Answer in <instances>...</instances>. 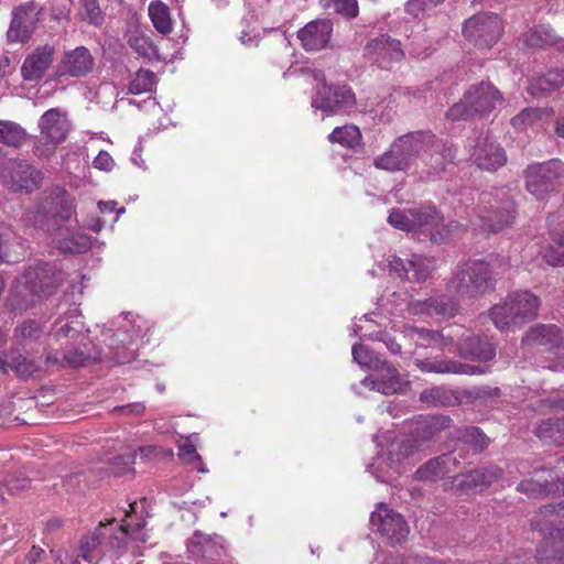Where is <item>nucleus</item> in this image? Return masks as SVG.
<instances>
[{
  "label": "nucleus",
  "instance_id": "1",
  "mask_svg": "<svg viewBox=\"0 0 564 564\" xmlns=\"http://www.w3.org/2000/svg\"><path fill=\"white\" fill-rule=\"evenodd\" d=\"M65 281L55 264L39 263L29 268L10 291L7 305L12 312H24L53 295Z\"/></svg>",
  "mask_w": 564,
  "mask_h": 564
},
{
  "label": "nucleus",
  "instance_id": "2",
  "mask_svg": "<svg viewBox=\"0 0 564 564\" xmlns=\"http://www.w3.org/2000/svg\"><path fill=\"white\" fill-rule=\"evenodd\" d=\"M301 75L317 83L312 106L327 115H349L356 109L357 98L349 85H327L323 70L314 68H290L283 76Z\"/></svg>",
  "mask_w": 564,
  "mask_h": 564
},
{
  "label": "nucleus",
  "instance_id": "3",
  "mask_svg": "<svg viewBox=\"0 0 564 564\" xmlns=\"http://www.w3.org/2000/svg\"><path fill=\"white\" fill-rule=\"evenodd\" d=\"M496 278L484 260L459 262L447 282V291L457 299L475 300L495 290Z\"/></svg>",
  "mask_w": 564,
  "mask_h": 564
},
{
  "label": "nucleus",
  "instance_id": "4",
  "mask_svg": "<svg viewBox=\"0 0 564 564\" xmlns=\"http://www.w3.org/2000/svg\"><path fill=\"white\" fill-rule=\"evenodd\" d=\"M433 142L430 130H420L398 137L390 148L377 156L373 165L388 172H406L426 147Z\"/></svg>",
  "mask_w": 564,
  "mask_h": 564
},
{
  "label": "nucleus",
  "instance_id": "5",
  "mask_svg": "<svg viewBox=\"0 0 564 564\" xmlns=\"http://www.w3.org/2000/svg\"><path fill=\"white\" fill-rule=\"evenodd\" d=\"M352 358L361 367L371 369L375 376L365 378L361 384L370 390L390 395L398 393L402 389V381L398 369L380 358L375 351L361 344L352 346Z\"/></svg>",
  "mask_w": 564,
  "mask_h": 564
},
{
  "label": "nucleus",
  "instance_id": "6",
  "mask_svg": "<svg viewBox=\"0 0 564 564\" xmlns=\"http://www.w3.org/2000/svg\"><path fill=\"white\" fill-rule=\"evenodd\" d=\"M549 517H564V501L543 506L531 520L533 530L551 538L536 549V560L540 563L564 562V528H555Z\"/></svg>",
  "mask_w": 564,
  "mask_h": 564
},
{
  "label": "nucleus",
  "instance_id": "7",
  "mask_svg": "<svg viewBox=\"0 0 564 564\" xmlns=\"http://www.w3.org/2000/svg\"><path fill=\"white\" fill-rule=\"evenodd\" d=\"M503 100L502 94L490 82L471 85L463 98L446 112L453 121L468 120L475 116H486L494 111Z\"/></svg>",
  "mask_w": 564,
  "mask_h": 564
},
{
  "label": "nucleus",
  "instance_id": "8",
  "mask_svg": "<svg viewBox=\"0 0 564 564\" xmlns=\"http://www.w3.org/2000/svg\"><path fill=\"white\" fill-rule=\"evenodd\" d=\"M479 218L484 229L498 232L509 226L514 218V203L506 188L482 192L479 197Z\"/></svg>",
  "mask_w": 564,
  "mask_h": 564
},
{
  "label": "nucleus",
  "instance_id": "9",
  "mask_svg": "<svg viewBox=\"0 0 564 564\" xmlns=\"http://www.w3.org/2000/svg\"><path fill=\"white\" fill-rule=\"evenodd\" d=\"M412 232L421 240H430L433 245H444L459 229V223L444 221L443 215L434 206L414 208Z\"/></svg>",
  "mask_w": 564,
  "mask_h": 564
},
{
  "label": "nucleus",
  "instance_id": "10",
  "mask_svg": "<svg viewBox=\"0 0 564 564\" xmlns=\"http://www.w3.org/2000/svg\"><path fill=\"white\" fill-rule=\"evenodd\" d=\"M69 121L58 108L44 112L39 121L41 135L34 144V154L41 158L51 156L58 143L63 142L69 131Z\"/></svg>",
  "mask_w": 564,
  "mask_h": 564
},
{
  "label": "nucleus",
  "instance_id": "11",
  "mask_svg": "<svg viewBox=\"0 0 564 564\" xmlns=\"http://www.w3.org/2000/svg\"><path fill=\"white\" fill-rule=\"evenodd\" d=\"M503 24L496 13L482 12L465 21L463 33L466 40L479 47H491L501 37Z\"/></svg>",
  "mask_w": 564,
  "mask_h": 564
},
{
  "label": "nucleus",
  "instance_id": "12",
  "mask_svg": "<svg viewBox=\"0 0 564 564\" xmlns=\"http://www.w3.org/2000/svg\"><path fill=\"white\" fill-rule=\"evenodd\" d=\"M563 176L564 163L558 160L532 164L525 171L527 189L542 199L546 194L555 191Z\"/></svg>",
  "mask_w": 564,
  "mask_h": 564
},
{
  "label": "nucleus",
  "instance_id": "13",
  "mask_svg": "<svg viewBox=\"0 0 564 564\" xmlns=\"http://www.w3.org/2000/svg\"><path fill=\"white\" fill-rule=\"evenodd\" d=\"M466 148L474 165L485 171H496L507 162L505 149L488 134L467 140Z\"/></svg>",
  "mask_w": 564,
  "mask_h": 564
},
{
  "label": "nucleus",
  "instance_id": "14",
  "mask_svg": "<svg viewBox=\"0 0 564 564\" xmlns=\"http://www.w3.org/2000/svg\"><path fill=\"white\" fill-rule=\"evenodd\" d=\"M42 173L24 161L8 162L1 173L2 183L13 192L31 193L42 182Z\"/></svg>",
  "mask_w": 564,
  "mask_h": 564
},
{
  "label": "nucleus",
  "instance_id": "15",
  "mask_svg": "<svg viewBox=\"0 0 564 564\" xmlns=\"http://www.w3.org/2000/svg\"><path fill=\"white\" fill-rule=\"evenodd\" d=\"M430 151L424 159L425 169L420 172V180L429 182L442 177L448 164H453L457 156V149L453 144L438 141L433 134V142L426 147Z\"/></svg>",
  "mask_w": 564,
  "mask_h": 564
},
{
  "label": "nucleus",
  "instance_id": "16",
  "mask_svg": "<svg viewBox=\"0 0 564 564\" xmlns=\"http://www.w3.org/2000/svg\"><path fill=\"white\" fill-rule=\"evenodd\" d=\"M41 7L31 1L17 7L12 11V20L7 32V37L11 43L28 42L36 28Z\"/></svg>",
  "mask_w": 564,
  "mask_h": 564
},
{
  "label": "nucleus",
  "instance_id": "17",
  "mask_svg": "<svg viewBox=\"0 0 564 564\" xmlns=\"http://www.w3.org/2000/svg\"><path fill=\"white\" fill-rule=\"evenodd\" d=\"M370 523L392 545L401 543L409 534V528L403 517L388 509L383 503H380L378 509L371 513Z\"/></svg>",
  "mask_w": 564,
  "mask_h": 564
},
{
  "label": "nucleus",
  "instance_id": "18",
  "mask_svg": "<svg viewBox=\"0 0 564 564\" xmlns=\"http://www.w3.org/2000/svg\"><path fill=\"white\" fill-rule=\"evenodd\" d=\"M364 56L379 67L388 69L404 57L401 42L383 34L370 40L364 47Z\"/></svg>",
  "mask_w": 564,
  "mask_h": 564
},
{
  "label": "nucleus",
  "instance_id": "19",
  "mask_svg": "<svg viewBox=\"0 0 564 564\" xmlns=\"http://www.w3.org/2000/svg\"><path fill=\"white\" fill-rule=\"evenodd\" d=\"M502 470L498 466H482L454 477V487L459 495L481 492L498 481Z\"/></svg>",
  "mask_w": 564,
  "mask_h": 564
},
{
  "label": "nucleus",
  "instance_id": "20",
  "mask_svg": "<svg viewBox=\"0 0 564 564\" xmlns=\"http://www.w3.org/2000/svg\"><path fill=\"white\" fill-rule=\"evenodd\" d=\"M333 33L329 19H316L297 31V39L306 52H317L327 47Z\"/></svg>",
  "mask_w": 564,
  "mask_h": 564
},
{
  "label": "nucleus",
  "instance_id": "21",
  "mask_svg": "<svg viewBox=\"0 0 564 564\" xmlns=\"http://www.w3.org/2000/svg\"><path fill=\"white\" fill-rule=\"evenodd\" d=\"M95 66V58L85 46H77L63 54L56 74L58 77H83L89 74Z\"/></svg>",
  "mask_w": 564,
  "mask_h": 564
},
{
  "label": "nucleus",
  "instance_id": "22",
  "mask_svg": "<svg viewBox=\"0 0 564 564\" xmlns=\"http://www.w3.org/2000/svg\"><path fill=\"white\" fill-rule=\"evenodd\" d=\"M517 490L529 496H560L564 495V477L554 478L551 471L542 469L534 473V477L518 484Z\"/></svg>",
  "mask_w": 564,
  "mask_h": 564
},
{
  "label": "nucleus",
  "instance_id": "23",
  "mask_svg": "<svg viewBox=\"0 0 564 564\" xmlns=\"http://www.w3.org/2000/svg\"><path fill=\"white\" fill-rule=\"evenodd\" d=\"M55 47L52 44H44L34 48L21 66L22 77L29 82L41 79L53 63Z\"/></svg>",
  "mask_w": 564,
  "mask_h": 564
},
{
  "label": "nucleus",
  "instance_id": "24",
  "mask_svg": "<svg viewBox=\"0 0 564 564\" xmlns=\"http://www.w3.org/2000/svg\"><path fill=\"white\" fill-rule=\"evenodd\" d=\"M193 556L206 562L216 563L223 560L226 553L223 539L218 535L210 536L195 532L187 545Z\"/></svg>",
  "mask_w": 564,
  "mask_h": 564
},
{
  "label": "nucleus",
  "instance_id": "25",
  "mask_svg": "<svg viewBox=\"0 0 564 564\" xmlns=\"http://www.w3.org/2000/svg\"><path fill=\"white\" fill-rule=\"evenodd\" d=\"M447 296L431 297L424 301H411L409 308L414 314H426L432 317L451 318L458 312V302Z\"/></svg>",
  "mask_w": 564,
  "mask_h": 564
},
{
  "label": "nucleus",
  "instance_id": "26",
  "mask_svg": "<svg viewBox=\"0 0 564 564\" xmlns=\"http://www.w3.org/2000/svg\"><path fill=\"white\" fill-rule=\"evenodd\" d=\"M415 366L423 372L482 375L488 368L463 364L453 359H415Z\"/></svg>",
  "mask_w": 564,
  "mask_h": 564
},
{
  "label": "nucleus",
  "instance_id": "27",
  "mask_svg": "<svg viewBox=\"0 0 564 564\" xmlns=\"http://www.w3.org/2000/svg\"><path fill=\"white\" fill-rule=\"evenodd\" d=\"M457 465L456 457L452 453L430 459L414 473V478L420 481H435L452 473Z\"/></svg>",
  "mask_w": 564,
  "mask_h": 564
},
{
  "label": "nucleus",
  "instance_id": "28",
  "mask_svg": "<svg viewBox=\"0 0 564 564\" xmlns=\"http://www.w3.org/2000/svg\"><path fill=\"white\" fill-rule=\"evenodd\" d=\"M9 370H12L21 379H28L40 370V366L35 360L26 358L18 350H11L9 356L0 350V371L7 375Z\"/></svg>",
  "mask_w": 564,
  "mask_h": 564
},
{
  "label": "nucleus",
  "instance_id": "29",
  "mask_svg": "<svg viewBox=\"0 0 564 564\" xmlns=\"http://www.w3.org/2000/svg\"><path fill=\"white\" fill-rule=\"evenodd\" d=\"M564 86V68L550 70L529 79L528 91L532 97H543Z\"/></svg>",
  "mask_w": 564,
  "mask_h": 564
},
{
  "label": "nucleus",
  "instance_id": "30",
  "mask_svg": "<svg viewBox=\"0 0 564 564\" xmlns=\"http://www.w3.org/2000/svg\"><path fill=\"white\" fill-rule=\"evenodd\" d=\"M462 355L478 361H490L496 357L494 345L479 336H467L460 343Z\"/></svg>",
  "mask_w": 564,
  "mask_h": 564
},
{
  "label": "nucleus",
  "instance_id": "31",
  "mask_svg": "<svg viewBox=\"0 0 564 564\" xmlns=\"http://www.w3.org/2000/svg\"><path fill=\"white\" fill-rule=\"evenodd\" d=\"M511 305L514 310L516 316L520 318L521 324H524L536 317L538 308L540 306V299L534 294L522 291L510 294Z\"/></svg>",
  "mask_w": 564,
  "mask_h": 564
},
{
  "label": "nucleus",
  "instance_id": "32",
  "mask_svg": "<svg viewBox=\"0 0 564 564\" xmlns=\"http://www.w3.org/2000/svg\"><path fill=\"white\" fill-rule=\"evenodd\" d=\"M452 419L446 415H431L417 421L415 436L417 441H429L442 431L452 426Z\"/></svg>",
  "mask_w": 564,
  "mask_h": 564
},
{
  "label": "nucleus",
  "instance_id": "33",
  "mask_svg": "<svg viewBox=\"0 0 564 564\" xmlns=\"http://www.w3.org/2000/svg\"><path fill=\"white\" fill-rule=\"evenodd\" d=\"M525 43L531 47L556 45L564 52V40L560 39L550 25L540 24L532 28L525 35Z\"/></svg>",
  "mask_w": 564,
  "mask_h": 564
},
{
  "label": "nucleus",
  "instance_id": "34",
  "mask_svg": "<svg viewBox=\"0 0 564 564\" xmlns=\"http://www.w3.org/2000/svg\"><path fill=\"white\" fill-rule=\"evenodd\" d=\"M564 409V401L561 402ZM533 433L542 441L556 445L564 444V419H547L539 423Z\"/></svg>",
  "mask_w": 564,
  "mask_h": 564
},
{
  "label": "nucleus",
  "instance_id": "35",
  "mask_svg": "<svg viewBox=\"0 0 564 564\" xmlns=\"http://www.w3.org/2000/svg\"><path fill=\"white\" fill-rule=\"evenodd\" d=\"M148 12L154 29L162 35H169L173 31V21L170 8L161 0L149 3Z\"/></svg>",
  "mask_w": 564,
  "mask_h": 564
},
{
  "label": "nucleus",
  "instance_id": "36",
  "mask_svg": "<svg viewBox=\"0 0 564 564\" xmlns=\"http://www.w3.org/2000/svg\"><path fill=\"white\" fill-rule=\"evenodd\" d=\"M490 317L497 328L500 330L509 329L512 326L522 325L520 318L516 316L509 295L502 304L495 305L490 310Z\"/></svg>",
  "mask_w": 564,
  "mask_h": 564
},
{
  "label": "nucleus",
  "instance_id": "37",
  "mask_svg": "<svg viewBox=\"0 0 564 564\" xmlns=\"http://www.w3.org/2000/svg\"><path fill=\"white\" fill-rule=\"evenodd\" d=\"M453 438L469 445L474 452L485 451L489 445V438L477 426H465L453 432Z\"/></svg>",
  "mask_w": 564,
  "mask_h": 564
},
{
  "label": "nucleus",
  "instance_id": "38",
  "mask_svg": "<svg viewBox=\"0 0 564 564\" xmlns=\"http://www.w3.org/2000/svg\"><path fill=\"white\" fill-rule=\"evenodd\" d=\"M421 401L434 406H449L459 402V392L445 387H434L424 390L420 397Z\"/></svg>",
  "mask_w": 564,
  "mask_h": 564
},
{
  "label": "nucleus",
  "instance_id": "39",
  "mask_svg": "<svg viewBox=\"0 0 564 564\" xmlns=\"http://www.w3.org/2000/svg\"><path fill=\"white\" fill-rule=\"evenodd\" d=\"M328 140L347 149H356L360 147L362 137L357 126L346 124L335 128L328 135Z\"/></svg>",
  "mask_w": 564,
  "mask_h": 564
},
{
  "label": "nucleus",
  "instance_id": "40",
  "mask_svg": "<svg viewBox=\"0 0 564 564\" xmlns=\"http://www.w3.org/2000/svg\"><path fill=\"white\" fill-rule=\"evenodd\" d=\"M90 246V236L79 231L68 232L57 239V247L63 253H84Z\"/></svg>",
  "mask_w": 564,
  "mask_h": 564
},
{
  "label": "nucleus",
  "instance_id": "41",
  "mask_svg": "<svg viewBox=\"0 0 564 564\" xmlns=\"http://www.w3.org/2000/svg\"><path fill=\"white\" fill-rule=\"evenodd\" d=\"M409 274L415 282H424L435 269V261L421 254H411L408 259Z\"/></svg>",
  "mask_w": 564,
  "mask_h": 564
},
{
  "label": "nucleus",
  "instance_id": "42",
  "mask_svg": "<svg viewBox=\"0 0 564 564\" xmlns=\"http://www.w3.org/2000/svg\"><path fill=\"white\" fill-rule=\"evenodd\" d=\"M531 336L541 345L564 347V330L556 325H538L531 330Z\"/></svg>",
  "mask_w": 564,
  "mask_h": 564
},
{
  "label": "nucleus",
  "instance_id": "43",
  "mask_svg": "<svg viewBox=\"0 0 564 564\" xmlns=\"http://www.w3.org/2000/svg\"><path fill=\"white\" fill-rule=\"evenodd\" d=\"M28 138L26 131L17 122L0 120V143L19 148Z\"/></svg>",
  "mask_w": 564,
  "mask_h": 564
},
{
  "label": "nucleus",
  "instance_id": "44",
  "mask_svg": "<svg viewBox=\"0 0 564 564\" xmlns=\"http://www.w3.org/2000/svg\"><path fill=\"white\" fill-rule=\"evenodd\" d=\"M156 85V75L147 68H140L129 83L128 93L131 95H141L150 93Z\"/></svg>",
  "mask_w": 564,
  "mask_h": 564
},
{
  "label": "nucleus",
  "instance_id": "45",
  "mask_svg": "<svg viewBox=\"0 0 564 564\" xmlns=\"http://www.w3.org/2000/svg\"><path fill=\"white\" fill-rule=\"evenodd\" d=\"M321 7L347 20L357 18L359 7L357 0H319Z\"/></svg>",
  "mask_w": 564,
  "mask_h": 564
},
{
  "label": "nucleus",
  "instance_id": "46",
  "mask_svg": "<svg viewBox=\"0 0 564 564\" xmlns=\"http://www.w3.org/2000/svg\"><path fill=\"white\" fill-rule=\"evenodd\" d=\"M544 115L553 116V108H525L519 115L511 119L513 128L524 130L527 127L533 126L542 119Z\"/></svg>",
  "mask_w": 564,
  "mask_h": 564
},
{
  "label": "nucleus",
  "instance_id": "47",
  "mask_svg": "<svg viewBox=\"0 0 564 564\" xmlns=\"http://www.w3.org/2000/svg\"><path fill=\"white\" fill-rule=\"evenodd\" d=\"M101 543V534L98 531L85 534L79 542L80 557L89 564H97L99 557L96 550Z\"/></svg>",
  "mask_w": 564,
  "mask_h": 564
},
{
  "label": "nucleus",
  "instance_id": "48",
  "mask_svg": "<svg viewBox=\"0 0 564 564\" xmlns=\"http://www.w3.org/2000/svg\"><path fill=\"white\" fill-rule=\"evenodd\" d=\"M78 14L83 21L95 26L101 25L105 20L98 0H79Z\"/></svg>",
  "mask_w": 564,
  "mask_h": 564
},
{
  "label": "nucleus",
  "instance_id": "49",
  "mask_svg": "<svg viewBox=\"0 0 564 564\" xmlns=\"http://www.w3.org/2000/svg\"><path fill=\"white\" fill-rule=\"evenodd\" d=\"M129 45L135 53L149 61L159 59L158 47L148 36L141 34L132 35L129 39Z\"/></svg>",
  "mask_w": 564,
  "mask_h": 564
},
{
  "label": "nucleus",
  "instance_id": "50",
  "mask_svg": "<svg viewBox=\"0 0 564 564\" xmlns=\"http://www.w3.org/2000/svg\"><path fill=\"white\" fill-rule=\"evenodd\" d=\"M43 329L41 324L31 319L19 325L14 330L13 337L17 344L23 345L26 341L40 338Z\"/></svg>",
  "mask_w": 564,
  "mask_h": 564
},
{
  "label": "nucleus",
  "instance_id": "51",
  "mask_svg": "<svg viewBox=\"0 0 564 564\" xmlns=\"http://www.w3.org/2000/svg\"><path fill=\"white\" fill-rule=\"evenodd\" d=\"M543 259L552 267H564V231L554 238V246L545 248Z\"/></svg>",
  "mask_w": 564,
  "mask_h": 564
},
{
  "label": "nucleus",
  "instance_id": "52",
  "mask_svg": "<svg viewBox=\"0 0 564 564\" xmlns=\"http://www.w3.org/2000/svg\"><path fill=\"white\" fill-rule=\"evenodd\" d=\"M414 208L392 209L388 216V223L397 229L412 232Z\"/></svg>",
  "mask_w": 564,
  "mask_h": 564
},
{
  "label": "nucleus",
  "instance_id": "53",
  "mask_svg": "<svg viewBox=\"0 0 564 564\" xmlns=\"http://www.w3.org/2000/svg\"><path fill=\"white\" fill-rule=\"evenodd\" d=\"M445 0H409L405 3V12L416 19H420L424 13Z\"/></svg>",
  "mask_w": 564,
  "mask_h": 564
},
{
  "label": "nucleus",
  "instance_id": "54",
  "mask_svg": "<svg viewBox=\"0 0 564 564\" xmlns=\"http://www.w3.org/2000/svg\"><path fill=\"white\" fill-rule=\"evenodd\" d=\"M412 333L416 336V347H427L441 343L442 335L437 330H430L426 328H413Z\"/></svg>",
  "mask_w": 564,
  "mask_h": 564
},
{
  "label": "nucleus",
  "instance_id": "55",
  "mask_svg": "<svg viewBox=\"0 0 564 564\" xmlns=\"http://www.w3.org/2000/svg\"><path fill=\"white\" fill-rule=\"evenodd\" d=\"M499 394V388H492L489 386L475 387L471 390L464 392V395L471 400H487L497 398Z\"/></svg>",
  "mask_w": 564,
  "mask_h": 564
},
{
  "label": "nucleus",
  "instance_id": "56",
  "mask_svg": "<svg viewBox=\"0 0 564 564\" xmlns=\"http://www.w3.org/2000/svg\"><path fill=\"white\" fill-rule=\"evenodd\" d=\"M390 272L402 280H411L409 274L408 259L403 260L400 257L391 256L388 260Z\"/></svg>",
  "mask_w": 564,
  "mask_h": 564
},
{
  "label": "nucleus",
  "instance_id": "57",
  "mask_svg": "<svg viewBox=\"0 0 564 564\" xmlns=\"http://www.w3.org/2000/svg\"><path fill=\"white\" fill-rule=\"evenodd\" d=\"M371 340L382 341L386 347L394 355L401 352V345L387 332L379 330L368 336Z\"/></svg>",
  "mask_w": 564,
  "mask_h": 564
},
{
  "label": "nucleus",
  "instance_id": "58",
  "mask_svg": "<svg viewBox=\"0 0 564 564\" xmlns=\"http://www.w3.org/2000/svg\"><path fill=\"white\" fill-rule=\"evenodd\" d=\"M56 209L53 213V217L57 218L61 221L70 220L74 208L73 205L64 198H57L55 202Z\"/></svg>",
  "mask_w": 564,
  "mask_h": 564
},
{
  "label": "nucleus",
  "instance_id": "59",
  "mask_svg": "<svg viewBox=\"0 0 564 564\" xmlns=\"http://www.w3.org/2000/svg\"><path fill=\"white\" fill-rule=\"evenodd\" d=\"M135 455H137V453H134V454H124V455H120V456L115 457L113 463H112L115 471L117 474H124L127 471L132 470V466L134 464Z\"/></svg>",
  "mask_w": 564,
  "mask_h": 564
},
{
  "label": "nucleus",
  "instance_id": "60",
  "mask_svg": "<svg viewBox=\"0 0 564 564\" xmlns=\"http://www.w3.org/2000/svg\"><path fill=\"white\" fill-rule=\"evenodd\" d=\"M84 474L83 473H76L72 474L69 476H66L63 479V487L68 492H76V491H83L84 490Z\"/></svg>",
  "mask_w": 564,
  "mask_h": 564
},
{
  "label": "nucleus",
  "instance_id": "61",
  "mask_svg": "<svg viewBox=\"0 0 564 564\" xmlns=\"http://www.w3.org/2000/svg\"><path fill=\"white\" fill-rule=\"evenodd\" d=\"M64 359L70 367L77 368L85 366L89 360V356L78 349H74L65 354Z\"/></svg>",
  "mask_w": 564,
  "mask_h": 564
},
{
  "label": "nucleus",
  "instance_id": "62",
  "mask_svg": "<svg viewBox=\"0 0 564 564\" xmlns=\"http://www.w3.org/2000/svg\"><path fill=\"white\" fill-rule=\"evenodd\" d=\"M115 165L111 155L106 151H100L94 160V166L98 170L110 171Z\"/></svg>",
  "mask_w": 564,
  "mask_h": 564
},
{
  "label": "nucleus",
  "instance_id": "63",
  "mask_svg": "<svg viewBox=\"0 0 564 564\" xmlns=\"http://www.w3.org/2000/svg\"><path fill=\"white\" fill-rule=\"evenodd\" d=\"M178 456L192 462L193 459H200L193 444H183L178 447Z\"/></svg>",
  "mask_w": 564,
  "mask_h": 564
},
{
  "label": "nucleus",
  "instance_id": "64",
  "mask_svg": "<svg viewBox=\"0 0 564 564\" xmlns=\"http://www.w3.org/2000/svg\"><path fill=\"white\" fill-rule=\"evenodd\" d=\"M119 410L128 414L142 415L145 411V406L143 403H132L121 406Z\"/></svg>",
  "mask_w": 564,
  "mask_h": 564
}]
</instances>
